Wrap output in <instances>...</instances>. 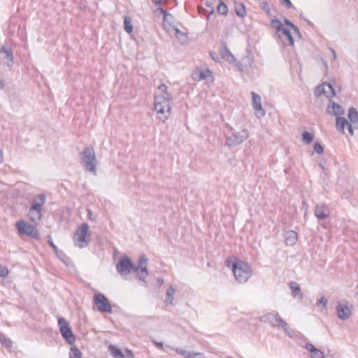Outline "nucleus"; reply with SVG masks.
Wrapping results in <instances>:
<instances>
[{"mask_svg":"<svg viewBox=\"0 0 358 358\" xmlns=\"http://www.w3.org/2000/svg\"><path fill=\"white\" fill-rule=\"evenodd\" d=\"M45 202V196L43 194H38L31 204V213L36 212L38 216H42V208Z\"/></svg>","mask_w":358,"mask_h":358,"instance_id":"obj_13","label":"nucleus"},{"mask_svg":"<svg viewBox=\"0 0 358 358\" xmlns=\"http://www.w3.org/2000/svg\"><path fill=\"white\" fill-rule=\"evenodd\" d=\"M89 233V226L87 223L83 222L79 226L74 234V240L79 242L78 246L80 248L86 247L90 240H87V236Z\"/></svg>","mask_w":358,"mask_h":358,"instance_id":"obj_8","label":"nucleus"},{"mask_svg":"<svg viewBox=\"0 0 358 358\" xmlns=\"http://www.w3.org/2000/svg\"><path fill=\"white\" fill-rule=\"evenodd\" d=\"M329 103H331V106L333 110L332 111L329 110L330 106L329 105V106L327 108V113L331 114L336 117H339V115H341L344 113V110L340 104L333 101L331 99H329Z\"/></svg>","mask_w":358,"mask_h":358,"instance_id":"obj_22","label":"nucleus"},{"mask_svg":"<svg viewBox=\"0 0 358 358\" xmlns=\"http://www.w3.org/2000/svg\"><path fill=\"white\" fill-rule=\"evenodd\" d=\"M93 302L101 313H112L113 308L108 298L102 293L96 294Z\"/></svg>","mask_w":358,"mask_h":358,"instance_id":"obj_7","label":"nucleus"},{"mask_svg":"<svg viewBox=\"0 0 358 358\" xmlns=\"http://www.w3.org/2000/svg\"><path fill=\"white\" fill-rule=\"evenodd\" d=\"M327 304V299L324 296L320 297L317 301V306H322V308H326Z\"/></svg>","mask_w":358,"mask_h":358,"instance_id":"obj_47","label":"nucleus"},{"mask_svg":"<svg viewBox=\"0 0 358 358\" xmlns=\"http://www.w3.org/2000/svg\"><path fill=\"white\" fill-rule=\"evenodd\" d=\"M58 326L63 338L71 345H73L76 340L69 323L64 317L58 319Z\"/></svg>","mask_w":358,"mask_h":358,"instance_id":"obj_5","label":"nucleus"},{"mask_svg":"<svg viewBox=\"0 0 358 358\" xmlns=\"http://www.w3.org/2000/svg\"><path fill=\"white\" fill-rule=\"evenodd\" d=\"M221 57L229 64H235L236 58L230 52L225 42L222 43V48L220 51Z\"/></svg>","mask_w":358,"mask_h":358,"instance_id":"obj_17","label":"nucleus"},{"mask_svg":"<svg viewBox=\"0 0 358 358\" xmlns=\"http://www.w3.org/2000/svg\"><path fill=\"white\" fill-rule=\"evenodd\" d=\"M28 217L29 220L32 222H36V220H40L41 219V216H38V215L36 214V212H33V213H31V209H29V210Z\"/></svg>","mask_w":358,"mask_h":358,"instance_id":"obj_42","label":"nucleus"},{"mask_svg":"<svg viewBox=\"0 0 358 358\" xmlns=\"http://www.w3.org/2000/svg\"><path fill=\"white\" fill-rule=\"evenodd\" d=\"M9 273V270L6 266L0 265V277L5 278Z\"/></svg>","mask_w":358,"mask_h":358,"instance_id":"obj_46","label":"nucleus"},{"mask_svg":"<svg viewBox=\"0 0 358 358\" xmlns=\"http://www.w3.org/2000/svg\"><path fill=\"white\" fill-rule=\"evenodd\" d=\"M314 139V134L308 131H303L301 135V141L305 144H310Z\"/></svg>","mask_w":358,"mask_h":358,"instance_id":"obj_31","label":"nucleus"},{"mask_svg":"<svg viewBox=\"0 0 358 358\" xmlns=\"http://www.w3.org/2000/svg\"><path fill=\"white\" fill-rule=\"evenodd\" d=\"M205 5L207 7H209L210 8V14L214 13V8H213V4L211 3H210L209 1H206L205 3Z\"/></svg>","mask_w":358,"mask_h":358,"instance_id":"obj_54","label":"nucleus"},{"mask_svg":"<svg viewBox=\"0 0 358 358\" xmlns=\"http://www.w3.org/2000/svg\"><path fill=\"white\" fill-rule=\"evenodd\" d=\"M0 62L11 68L13 65V55L8 45H3L0 49Z\"/></svg>","mask_w":358,"mask_h":358,"instance_id":"obj_11","label":"nucleus"},{"mask_svg":"<svg viewBox=\"0 0 358 358\" xmlns=\"http://www.w3.org/2000/svg\"><path fill=\"white\" fill-rule=\"evenodd\" d=\"M124 29L125 31L128 34H131L133 32V25L131 24V18L129 16H124Z\"/></svg>","mask_w":358,"mask_h":358,"instance_id":"obj_32","label":"nucleus"},{"mask_svg":"<svg viewBox=\"0 0 358 358\" xmlns=\"http://www.w3.org/2000/svg\"><path fill=\"white\" fill-rule=\"evenodd\" d=\"M126 352H127V357L129 358H134V352H132V350L128 349V348H126Z\"/></svg>","mask_w":358,"mask_h":358,"instance_id":"obj_57","label":"nucleus"},{"mask_svg":"<svg viewBox=\"0 0 358 358\" xmlns=\"http://www.w3.org/2000/svg\"><path fill=\"white\" fill-rule=\"evenodd\" d=\"M0 342L7 349H10L13 346V341L7 338L3 333H0Z\"/></svg>","mask_w":358,"mask_h":358,"instance_id":"obj_35","label":"nucleus"},{"mask_svg":"<svg viewBox=\"0 0 358 358\" xmlns=\"http://www.w3.org/2000/svg\"><path fill=\"white\" fill-rule=\"evenodd\" d=\"M248 136V131L245 129L239 132H234L231 136L227 137L225 145L229 147L237 146L245 141Z\"/></svg>","mask_w":358,"mask_h":358,"instance_id":"obj_9","label":"nucleus"},{"mask_svg":"<svg viewBox=\"0 0 358 358\" xmlns=\"http://www.w3.org/2000/svg\"><path fill=\"white\" fill-rule=\"evenodd\" d=\"M336 311L338 317L343 320L348 319L351 315V310L349 307L341 303H338Z\"/></svg>","mask_w":358,"mask_h":358,"instance_id":"obj_19","label":"nucleus"},{"mask_svg":"<svg viewBox=\"0 0 358 358\" xmlns=\"http://www.w3.org/2000/svg\"><path fill=\"white\" fill-rule=\"evenodd\" d=\"M326 84H328V82H323L322 84L319 85L315 92V96L316 97H320L322 94H324L326 96V94H327V92L325 90L324 87L326 86Z\"/></svg>","mask_w":358,"mask_h":358,"instance_id":"obj_34","label":"nucleus"},{"mask_svg":"<svg viewBox=\"0 0 358 358\" xmlns=\"http://www.w3.org/2000/svg\"><path fill=\"white\" fill-rule=\"evenodd\" d=\"M271 26L276 30V34L278 35V38H281L280 32L285 28L282 22L276 18L272 19L271 20Z\"/></svg>","mask_w":358,"mask_h":358,"instance_id":"obj_27","label":"nucleus"},{"mask_svg":"<svg viewBox=\"0 0 358 358\" xmlns=\"http://www.w3.org/2000/svg\"><path fill=\"white\" fill-rule=\"evenodd\" d=\"M173 101L172 95H157L155 97V109L161 116L159 119L164 122L171 114V103Z\"/></svg>","mask_w":358,"mask_h":358,"instance_id":"obj_2","label":"nucleus"},{"mask_svg":"<svg viewBox=\"0 0 358 358\" xmlns=\"http://www.w3.org/2000/svg\"><path fill=\"white\" fill-rule=\"evenodd\" d=\"M348 117L350 120L349 123L353 124L355 127L357 128L358 125V112L354 107H350L348 111Z\"/></svg>","mask_w":358,"mask_h":358,"instance_id":"obj_24","label":"nucleus"},{"mask_svg":"<svg viewBox=\"0 0 358 358\" xmlns=\"http://www.w3.org/2000/svg\"><path fill=\"white\" fill-rule=\"evenodd\" d=\"M289 287L292 290L293 297H299L301 300L303 299V293L301 292L299 284L296 282L292 281L289 282Z\"/></svg>","mask_w":358,"mask_h":358,"instance_id":"obj_23","label":"nucleus"},{"mask_svg":"<svg viewBox=\"0 0 358 358\" xmlns=\"http://www.w3.org/2000/svg\"><path fill=\"white\" fill-rule=\"evenodd\" d=\"M300 17H301V18H302V19H303L304 20H306V22H307V24H308L309 26H310V27H314V24H313L311 21L308 20V19H306L305 17H303V14H302V13H301V14H300Z\"/></svg>","mask_w":358,"mask_h":358,"instance_id":"obj_55","label":"nucleus"},{"mask_svg":"<svg viewBox=\"0 0 358 358\" xmlns=\"http://www.w3.org/2000/svg\"><path fill=\"white\" fill-rule=\"evenodd\" d=\"M335 84V81H331V82H328V84H326V86H327L330 90V92L329 93L327 92V94H326V96L328 97V98H332V97H334L336 96V90L334 87V85Z\"/></svg>","mask_w":358,"mask_h":358,"instance_id":"obj_37","label":"nucleus"},{"mask_svg":"<svg viewBox=\"0 0 358 358\" xmlns=\"http://www.w3.org/2000/svg\"><path fill=\"white\" fill-rule=\"evenodd\" d=\"M87 218L91 221H96V218L94 217L92 211L90 209L87 210Z\"/></svg>","mask_w":358,"mask_h":358,"instance_id":"obj_50","label":"nucleus"},{"mask_svg":"<svg viewBox=\"0 0 358 358\" xmlns=\"http://www.w3.org/2000/svg\"><path fill=\"white\" fill-rule=\"evenodd\" d=\"M157 282L161 285L164 282V280L161 278H157Z\"/></svg>","mask_w":358,"mask_h":358,"instance_id":"obj_61","label":"nucleus"},{"mask_svg":"<svg viewBox=\"0 0 358 358\" xmlns=\"http://www.w3.org/2000/svg\"><path fill=\"white\" fill-rule=\"evenodd\" d=\"M83 353L76 347H72L69 352V358H82Z\"/></svg>","mask_w":358,"mask_h":358,"instance_id":"obj_36","label":"nucleus"},{"mask_svg":"<svg viewBox=\"0 0 358 358\" xmlns=\"http://www.w3.org/2000/svg\"><path fill=\"white\" fill-rule=\"evenodd\" d=\"M176 292V289L173 285H170L166 290L165 302L166 304H173V296Z\"/></svg>","mask_w":358,"mask_h":358,"instance_id":"obj_29","label":"nucleus"},{"mask_svg":"<svg viewBox=\"0 0 358 358\" xmlns=\"http://www.w3.org/2000/svg\"><path fill=\"white\" fill-rule=\"evenodd\" d=\"M148 259L143 254L139 257L138 266L134 264V268H137V272H138V279L143 282L145 281V278L148 275Z\"/></svg>","mask_w":358,"mask_h":358,"instance_id":"obj_12","label":"nucleus"},{"mask_svg":"<svg viewBox=\"0 0 358 358\" xmlns=\"http://www.w3.org/2000/svg\"><path fill=\"white\" fill-rule=\"evenodd\" d=\"M315 215L319 221L324 220L329 215V209L324 203H318L315 208Z\"/></svg>","mask_w":358,"mask_h":358,"instance_id":"obj_14","label":"nucleus"},{"mask_svg":"<svg viewBox=\"0 0 358 358\" xmlns=\"http://www.w3.org/2000/svg\"><path fill=\"white\" fill-rule=\"evenodd\" d=\"M279 1L281 5L285 6L288 9H295V7L293 6L290 0H279Z\"/></svg>","mask_w":358,"mask_h":358,"instance_id":"obj_44","label":"nucleus"},{"mask_svg":"<svg viewBox=\"0 0 358 358\" xmlns=\"http://www.w3.org/2000/svg\"><path fill=\"white\" fill-rule=\"evenodd\" d=\"M259 3L260 8L268 15H271V8L269 3L265 0H255Z\"/></svg>","mask_w":358,"mask_h":358,"instance_id":"obj_30","label":"nucleus"},{"mask_svg":"<svg viewBox=\"0 0 358 358\" xmlns=\"http://www.w3.org/2000/svg\"><path fill=\"white\" fill-rule=\"evenodd\" d=\"M16 228L20 235H25L35 240H39L41 238L38 229L34 225L23 220L17 222Z\"/></svg>","mask_w":358,"mask_h":358,"instance_id":"obj_4","label":"nucleus"},{"mask_svg":"<svg viewBox=\"0 0 358 358\" xmlns=\"http://www.w3.org/2000/svg\"><path fill=\"white\" fill-rule=\"evenodd\" d=\"M292 29L294 31V34H295L298 37H299V38H301V34L300 30H299V29L298 28V27H297V26H296V25H295V26H294Z\"/></svg>","mask_w":358,"mask_h":358,"instance_id":"obj_52","label":"nucleus"},{"mask_svg":"<svg viewBox=\"0 0 358 358\" xmlns=\"http://www.w3.org/2000/svg\"><path fill=\"white\" fill-rule=\"evenodd\" d=\"M175 31L177 38L181 41L182 43H184L185 42L182 41V38H185L187 37L186 35L177 27H175Z\"/></svg>","mask_w":358,"mask_h":358,"instance_id":"obj_41","label":"nucleus"},{"mask_svg":"<svg viewBox=\"0 0 358 358\" xmlns=\"http://www.w3.org/2000/svg\"><path fill=\"white\" fill-rule=\"evenodd\" d=\"M259 320L262 322L268 323L272 327H282L284 330H287V323L278 314L268 313L260 317Z\"/></svg>","mask_w":358,"mask_h":358,"instance_id":"obj_10","label":"nucleus"},{"mask_svg":"<svg viewBox=\"0 0 358 358\" xmlns=\"http://www.w3.org/2000/svg\"><path fill=\"white\" fill-rule=\"evenodd\" d=\"M225 264L231 268L236 280L240 283L245 282L251 275L250 267L245 262L237 258L234 261L227 258Z\"/></svg>","mask_w":358,"mask_h":358,"instance_id":"obj_1","label":"nucleus"},{"mask_svg":"<svg viewBox=\"0 0 358 358\" xmlns=\"http://www.w3.org/2000/svg\"><path fill=\"white\" fill-rule=\"evenodd\" d=\"M356 289H357V292L355 294V297L357 299V300L358 301V283H357V285L356 287Z\"/></svg>","mask_w":358,"mask_h":358,"instance_id":"obj_62","label":"nucleus"},{"mask_svg":"<svg viewBox=\"0 0 358 358\" xmlns=\"http://www.w3.org/2000/svg\"><path fill=\"white\" fill-rule=\"evenodd\" d=\"M352 124H353L348 123V124L347 125V129H348V130L349 133H350L351 135H353V134H354V130H353Z\"/></svg>","mask_w":358,"mask_h":358,"instance_id":"obj_56","label":"nucleus"},{"mask_svg":"<svg viewBox=\"0 0 358 358\" xmlns=\"http://www.w3.org/2000/svg\"><path fill=\"white\" fill-rule=\"evenodd\" d=\"M48 238V245L53 249L54 250V252L55 254L56 255V256L62 261L63 262L64 264H66V261H65V258L66 257V255L65 253L62 251V250H59L57 248V246L54 243V242L52 241V238H51V236L50 235H48L47 236Z\"/></svg>","mask_w":358,"mask_h":358,"instance_id":"obj_20","label":"nucleus"},{"mask_svg":"<svg viewBox=\"0 0 358 358\" xmlns=\"http://www.w3.org/2000/svg\"><path fill=\"white\" fill-rule=\"evenodd\" d=\"M217 10L219 14L226 15L228 13L227 6L224 3V1H220L217 7Z\"/></svg>","mask_w":358,"mask_h":358,"instance_id":"obj_38","label":"nucleus"},{"mask_svg":"<svg viewBox=\"0 0 358 358\" xmlns=\"http://www.w3.org/2000/svg\"><path fill=\"white\" fill-rule=\"evenodd\" d=\"M210 70L207 69L206 71H201L199 72V79L200 80H205L208 77V74L210 73Z\"/></svg>","mask_w":358,"mask_h":358,"instance_id":"obj_49","label":"nucleus"},{"mask_svg":"<svg viewBox=\"0 0 358 358\" xmlns=\"http://www.w3.org/2000/svg\"><path fill=\"white\" fill-rule=\"evenodd\" d=\"M157 11L159 12L160 14L164 15L163 20L168 21V17L171 19H173V15L169 13H168L166 10H164L162 6H159L157 8Z\"/></svg>","mask_w":358,"mask_h":358,"instance_id":"obj_39","label":"nucleus"},{"mask_svg":"<svg viewBox=\"0 0 358 358\" xmlns=\"http://www.w3.org/2000/svg\"><path fill=\"white\" fill-rule=\"evenodd\" d=\"M176 352L185 358H206L203 353L194 352L193 351L185 350L181 348H176Z\"/></svg>","mask_w":358,"mask_h":358,"instance_id":"obj_21","label":"nucleus"},{"mask_svg":"<svg viewBox=\"0 0 358 358\" xmlns=\"http://www.w3.org/2000/svg\"><path fill=\"white\" fill-rule=\"evenodd\" d=\"M281 38H279L285 45L293 46L294 44V39L292 35L290 30L288 28H284L280 32Z\"/></svg>","mask_w":358,"mask_h":358,"instance_id":"obj_18","label":"nucleus"},{"mask_svg":"<svg viewBox=\"0 0 358 358\" xmlns=\"http://www.w3.org/2000/svg\"><path fill=\"white\" fill-rule=\"evenodd\" d=\"M235 13L238 17H245L247 14L245 5L242 3L236 4L235 6Z\"/></svg>","mask_w":358,"mask_h":358,"instance_id":"obj_33","label":"nucleus"},{"mask_svg":"<svg viewBox=\"0 0 358 358\" xmlns=\"http://www.w3.org/2000/svg\"><path fill=\"white\" fill-rule=\"evenodd\" d=\"M167 86L165 85V84H161L159 87H158V90L161 92V94L160 95H171V94H169L168 92H167Z\"/></svg>","mask_w":358,"mask_h":358,"instance_id":"obj_45","label":"nucleus"},{"mask_svg":"<svg viewBox=\"0 0 358 358\" xmlns=\"http://www.w3.org/2000/svg\"><path fill=\"white\" fill-rule=\"evenodd\" d=\"M284 23L287 26L289 27L291 29H292L295 26V24L287 18H284Z\"/></svg>","mask_w":358,"mask_h":358,"instance_id":"obj_51","label":"nucleus"},{"mask_svg":"<svg viewBox=\"0 0 358 358\" xmlns=\"http://www.w3.org/2000/svg\"><path fill=\"white\" fill-rule=\"evenodd\" d=\"M5 86V81L3 79L0 80V89H3Z\"/></svg>","mask_w":358,"mask_h":358,"instance_id":"obj_59","label":"nucleus"},{"mask_svg":"<svg viewBox=\"0 0 358 358\" xmlns=\"http://www.w3.org/2000/svg\"><path fill=\"white\" fill-rule=\"evenodd\" d=\"M252 98V106L255 111L258 113L257 117H260L265 115V110L262 108L261 96L257 93H251Z\"/></svg>","mask_w":358,"mask_h":358,"instance_id":"obj_16","label":"nucleus"},{"mask_svg":"<svg viewBox=\"0 0 358 358\" xmlns=\"http://www.w3.org/2000/svg\"><path fill=\"white\" fill-rule=\"evenodd\" d=\"M80 160L86 171L96 173V159L92 147L86 146L80 152Z\"/></svg>","mask_w":358,"mask_h":358,"instance_id":"obj_3","label":"nucleus"},{"mask_svg":"<svg viewBox=\"0 0 358 358\" xmlns=\"http://www.w3.org/2000/svg\"><path fill=\"white\" fill-rule=\"evenodd\" d=\"M314 151L319 155L324 152V148L320 142H315L313 145Z\"/></svg>","mask_w":358,"mask_h":358,"instance_id":"obj_40","label":"nucleus"},{"mask_svg":"<svg viewBox=\"0 0 358 358\" xmlns=\"http://www.w3.org/2000/svg\"><path fill=\"white\" fill-rule=\"evenodd\" d=\"M253 62V59L250 56L246 55L242 57L241 61H236L235 66L238 67L241 72H245L248 71V69L252 66Z\"/></svg>","mask_w":358,"mask_h":358,"instance_id":"obj_15","label":"nucleus"},{"mask_svg":"<svg viewBox=\"0 0 358 358\" xmlns=\"http://www.w3.org/2000/svg\"><path fill=\"white\" fill-rule=\"evenodd\" d=\"M311 358H324V352L317 348L311 354Z\"/></svg>","mask_w":358,"mask_h":358,"instance_id":"obj_43","label":"nucleus"},{"mask_svg":"<svg viewBox=\"0 0 358 358\" xmlns=\"http://www.w3.org/2000/svg\"><path fill=\"white\" fill-rule=\"evenodd\" d=\"M153 2V3L155 5V6H157L158 7L159 6H161L162 3H163V0H154V1H152Z\"/></svg>","mask_w":358,"mask_h":358,"instance_id":"obj_58","label":"nucleus"},{"mask_svg":"<svg viewBox=\"0 0 358 358\" xmlns=\"http://www.w3.org/2000/svg\"><path fill=\"white\" fill-rule=\"evenodd\" d=\"M331 52L333 54L334 58L336 59V53L335 50H333V49H331Z\"/></svg>","mask_w":358,"mask_h":358,"instance_id":"obj_63","label":"nucleus"},{"mask_svg":"<svg viewBox=\"0 0 358 358\" xmlns=\"http://www.w3.org/2000/svg\"><path fill=\"white\" fill-rule=\"evenodd\" d=\"M153 343L156 345V347L160 350H164V343L163 342H157L155 341H153Z\"/></svg>","mask_w":358,"mask_h":358,"instance_id":"obj_53","label":"nucleus"},{"mask_svg":"<svg viewBox=\"0 0 358 358\" xmlns=\"http://www.w3.org/2000/svg\"><path fill=\"white\" fill-rule=\"evenodd\" d=\"M173 19H171L170 17H168V21H164V22H168L169 24H171V21L173 20Z\"/></svg>","mask_w":358,"mask_h":358,"instance_id":"obj_64","label":"nucleus"},{"mask_svg":"<svg viewBox=\"0 0 358 358\" xmlns=\"http://www.w3.org/2000/svg\"><path fill=\"white\" fill-rule=\"evenodd\" d=\"M212 59L216 61V59L218 58L217 55L215 53H211Z\"/></svg>","mask_w":358,"mask_h":358,"instance_id":"obj_60","label":"nucleus"},{"mask_svg":"<svg viewBox=\"0 0 358 358\" xmlns=\"http://www.w3.org/2000/svg\"><path fill=\"white\" fill-rule=\"evenodd\" d=\"M349 122L348 120L343 117H336V126L337 130L341 133H345V128L348 124Z\"/></svg>","mask_w":358,"mask_h":358,"instance_id":"obj_26","label":"nucleus"},{"mask_svg":"<svg viewBox=\"0 0 358 358\" xmlns=\"http://www.w3.org/2000/svg\"><path fill=\"white\" fill-rule=\"evenodd\" d=\"M116 268L121 275L137 272V268H134L132 260L126 255L120 257L116 264Z\"/></svg>","mask_w":358,"mask_h":358,"instance_id":"obj_6","label":"nucleus"},{"mask_svg":"<svg viewBox=\"0 0 358 358\" xmlns=\"http://www.w3.org/2000/svg\"><path fill=\"white\" fill-rule=\"evenodd\" d=\"M298 239V234L294 231L290 230L285 234V243L287 245H294Z\"/></svg>","mask_w":358,"mask_h":358,"instance_id":"obj_25","label":"nucleus"},{"mask_svg":"<svg viewBox=\"0 0 358 358\" xmlns=\"http://www.w3.org/2000/svg\"><path fill=\"white\" fill-rule=\"evenodd\" d=\"M108 350L110 352V354L113 355V357H114L115 358H125V355L122 352L121 349H120L119 348H117L113 345H110L108 347Z\"/></svg>","mask_w":358,"mask_h":358,"instance_id":"obj_28","label":"nucleus"},{"mask_svg":"<svg viewBox=\"0 0 358 358\" xmlns=\"http://www.w3.org/2000/svg\"><path fill=\"white\" fill-rule=\"evenodd\" d=\"M306 349H307L311 354L315 352L317 348L312 343H308L305 346Z\"/></svg>","mask_w":358,"mask_h":358,"instance_id":"obj_48","label":"nucleus"}]
</instances>
